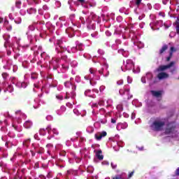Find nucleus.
I'll use <instances>...</instances> for the list:
<instances>
[{
	"label": "nucleus",
	"instance_id": "obj_4",
	"mask_svg": "<svg viewBox=\"0 0 179 179\" xmlns=\"http://www.w3.org/2000/svg\"><path fill=\"white\" fill-rule=\"evenodd\" d=\"M169 73L163 71H161L157 76V78L159 79V80H163V79H167L169 78Z\"/></svg>",
	"mask_w": 179,
	"mask_h": 179
},
{
	"label": "nucleus",
	"instance_id": "obj_47",
	"mask_svg": "<svg viewBox=\"0 0 179 179\" xmlns=\"http://www.w3.org/2000/svg\"><path fill=\"white\" fill-rule=\"evenodd\" d=\"M65 99H68V96H66Z\"/></svg>",
	"mask_w": 179,
	"mask_h": 179
},
{
	"label": "nucleus",
	"instance_id": "obj_14",
	"mask_svg": "<svg viewBox=\"0 0 179 179\" xmlns=\"http://www.w3.org/2000/svg\"><path fill=\"white\" fill-rule=\"evenodd\" d=\"M31 140L30 138H28L23 142V145L25 146V148H29L30 145Z\"/></svg>",
	"mask_w": 179,
	"mask_h": 179
},
{
	"label": "nucleus",
	"instance_id": "obj_5",
	"mask_svg": "<svg viewBox=\"0 0 179 179\" xmlns=\"http://www.w3.org/2000/svg\"><path fill=\"white\" fill-rule=\"evenodd\" d=\"M129 85H124L123 87V88H121L120 90H119V93L120 94H121L122 96L123 94H125V93H127V94H129Z\"/></svg>",
	"mask_w": 179,
	"mask_h": 179
},
{
	"label": "nucleus",
	"instance_id": "obj_8",
	"mask_svg": "<svg viewBox=\"0 0 179 179\" xmlns=\"http://www.w3.org/2000/svg\"><path fill=\"white\" fill-rule=\"evenodd\" d=\"M66 33L70 38L75 36V31H73V29H72V28H68L67 29H66Z\"/></svg>",
	"mask_w": 179,
	"mask_h": 179
},
{
	"label": "nucleus",
	"instance_id": "obj_22",
	"mask_svg": "<svg viewBox=\"0 0 179 179\" xmlns=\"http://www.w3.org/2000/svg\"><path fill=\"white\" fill-rule=\"evenodd\" d=\"M7 90H8V92H9V93H12V92H13V86L8 85L7 87Z\"/></svg>",
	"mask_w": 179,
	"mask_h": 179
},
{
	"label": "nucleus",
	"instance_id": "obj_40",
	"mask_svg": "<svg viewBox=\"0 0 179 179\" xmlns=\"http://www.w3.org/2000/svg\"><path fill=\"white\" fill-rule=\"evenodd\" d=\"M176 175L179 176V167L176 171Z\"/></svg>",
	"mask_w": 179,
	"mask_h": 179
},
{
	"label": "nucleus",
	"instance_id": "obj_34",
	"mask_svg": "<svg viewBox=\"0 0 179 179\" xmlns=\"http://www.w3.org/2000/svg\"><path fill=\"white\" fill-rule=\"evenodd\" d=\"M134 173H135V171H131V172L129 174L128 178H129V179L131 178L134 176Z\"/></svg>",
	"mask_w": 179,
	"mask_h": 179
},
{
	"label": "nucleus",
	"instance_id": "obj_3",
	"mask_svg": "<svg viewBox=\"0 0 179 179\" xmlns=\"http://www.w3.org/2000/svg\"><path fill=\"white\" fill-rule=\"evenodd\" d=\"M176 64L174 62H171L170 64L167 65H161L157 69V72H164L166 69H170Z\"/></svg>",
	"mask_w": 179,
	"mask_h": 179
},
{
	"label": "nucleus",
	"instance_id": "obj_19",
	"mask_svg": "<svg viewBox=\"0 0 179 179\" xmlns=\"http://www.w3.org/2000/svg\"><path fill=\"white\" fill-rule=\"evenodd\" d=\"M27 13H29V15H31L33 13H36V9H34V8H29V10H27Z\"/></svg>",
	"mask_w": 179,
	"mask_h": 179
},
{
	"label": "nucleus",
	"instance_id": "obj_48",
	"mask_svg": "<svg viewBox=\"0 0 179 179\" xmlns=\"http://www.w3.org/2000/svg\"><path fill=\"white\" fill-rule=\"evenodd\" d=\"M48 139H51V137H49Z\"/></svg>",
	"mask_w": 179,
	"mask_h": 179
},
{
	"label": "nucleus",
	"instance_id": "obj_6",
	"mask_svg": "<svg viewBox=\"0 0 179 179\" xmlns=\"http://www.w3.org/2000/svg\"><path fill=\"white\" fill-rule=\"evenodd\" d=\"M169 50V45L164 44L163 46L161 48V49L159 51V55H163L166 51Z\"/></svg>",
	"mask_w": 179,
	"mask_h": 179
},
{
	"label": "nucleus",
	"instance_id": "obj_18",
	"mask_svg": "<svg viewBox=\"0 0 179 179\" xmlns=\"http://www.w3.org/2000/svg\"><path fill=\"white\" fill-rule=\"evenodd\" d=\"M31 78L33 80H36V79H37V78H38V74H37V73H32L31 74Z\"/></svg>",
	"mask_w": 179,
	"mask_h": 179
},
{
	"label": "nucleus",
	"instance_id": "obj_13",
	"mask_svg": "<svg viewBox=\"0 0 179 179\" xmlns=\"http://www.w3.org/2000/svg\"><path fill=\"white\" fill-rule=\"evenodd\" d=\"M73 51L74 50H78V51H83V44L80 43L76 48H72Z\"/></svg>",
	"mask_w": 179,
	"mask_h": 179
},
{
	"label": "nucleus",
	"instance_id": "obj_20",
	"mask_svg": "<svg viewBox=\"0 0 179 179\" xmlns=\"http://www.w3.org/2000/svg\"><path fill=\"white\" fill-rule=\"evenodd\" d=\"M64 86L65 87H71V86H72V83H71V81H67L64 83Z\"/></svg>",
	"mask_w": 179,
	"mask_h": 179
},
{
	"label": "nucleus",
	"instance_id": "obj_33",
	"mask_svg": "<svg viewBox=\"0 0 179 179\" xmlns=\"http://www.w3.org/2000/svg\"><path fill=\"white\" fill-rule=\"evenodd\" d=\"M110 166H111L112 169H117V164L111 163Z\"/></svg>",
	"mask_w": 179,
	"mask_h": 179
},
{
	"label": "nucleus",
	"instance_id": "obj_46",
	"mask_svg": "<svg viewBox=\"0 0 179 179\" xmlns=\"http://www.w3.org/2000/svg\"><path fill=\"white\" fill-rule=\"evenodd\" d=\"M15 23H17V24H19V22H17V21H15Z\"/></svg>",
	"mask_w": 179,
	"mask_h": 179
},
{
	"label": "nucleus",
	"instance_id": "obj_26",
	"mask_svg": "<svg viewBox=\"0 0 179 179\" xmlns=\"http://www.w3.org/2000/svg\"><path fill=\"white\" fill-rule=\"evenodd\" d=\"M171 58H173V55H171V53H169V57H166V62H170Z\"/></svg>",
	"mask_w": 179,
	"mask_h": 179
},
{
	"label": "nucleus",
	"instance_id": "obj_17",
	"mask_svg": "<svg viewBox=\"0 0 179 179\" xmlns=\"http://www.w3.org/2000/svg\"><path fill=\"white\" fill-rule=\"evenodd\" d=\"M175 24L176 26V32L178 34H179V19H177V21L175 22Z\"/></svg>",
	"mask_w": 179,
	"mask_h": 179
},
{
	"label": "nucleus",
	"instance_id": "obj_37",
	"mask_svg": "<svg viewBox=\"0 0 179 179\" xmlns=\"http://www.w3.org/2000/svg\"><path fill=\"white\" fill-rule=\"evenodd\" d=\"M2 76L4 79H6L8 78V74L7 73H3Z\"/></svg>",
	"mask_w": 179,
	"mask_h": 179
},
{
	"label": "nucleus",
	"instance_id": "obj_12",
	"mask_svg": "<svg viewBox=\"0 0 179 179\" xmlns=\"http://www.w3.org/2000/svg\"><path fill=\"white\" fill-rule=\"evenodd\" d=\"M33 125V122H31V121L30 120H27L24 123V128H26L27 129H29V128H31V126Z\"/></svg>",
	"mask_w": 179,
	"mask_h": 179
},
{
	"label": "nucleus",
	"instance_id": "obj_25",
	"mask_svg": "<svg viewBox=\"0 0 179 179\" xmlns=\"http://www.w3.org/2000/svg\"><path fill=\"white\" fill-rule=\"evenodd\" d=\"M45 130L48 131V134H51L52 129L51 128V126H48Z\"/></svg>",
	"mask_w": 179,
	"mask_h": 179
},
{
	"label": "nucleus",
	"instance_id": "obj_39",
	"mask_svg": "<svg viewBox=\"0 0 179 179\" xmlns=\"http://www.w3.org/2000/svg\"><path fill=\"white\" fill-rule=\"evenodd\" d=\"M115 122H117V120L115 119L112 118L111 119V123L112 124H115Z\"/></svg>",
	"mask_w": 179,
	"mask_h": 179
},
{
	"label": "nucleus",
	"instance_id": "obj_7",
	"mask_svg": "<svg viewBox=\"0 0 179 179\" xmlns=\"http://www.w3.org/2000/svg\"><path fill=\"white\" fill-rule=\"evenodd\" d=\"M95 139L96 141H101V138L104 136H107V132L106 131H102L99 135L95 134Z\"/></svg>",
	"mask_w": 179,
	"mask_h": 179
},
{
	"label": "nucleus",
	"instance_id": "obj_42",
	"mask_svg": "<svg viewBox=\"0 0 179 179\" xmlns=\"http://www.w3.org/2000/svg\"><path fill=\"white\" fill-rule=\"evenodd\" d=\"M12 54V52L10 50L7 51V55L10 56Z\"/></svg>",
	"mask_w": 179,
	"mask_h": 179
},
{
	"label": "nucleus",
	"instance_id": "obj_49",
	"mask_svg": "<svg viewBox=\"0 0 179 179\" xmlns=\"http://www.w3.org/2000/svg\"><path fill=\"white\" fill-rule=\"evenodd\" d=\"M8 145V143H6V145Z\"/></svg>",
	"mask_w": 179,
	"mask_h": 179
},
{
	"label": "nucleus",
	"instance_id": "obj_24",
	"mask_svg": "<svg viewBox=\"0 0 179 179\" xmlns=\"http://www.w3.org/2000/svg\"><path fill=\"white\" fill-rule=\"evenodd\" d=\"M20 5H22V1H16L15 2V6L18 9H20Z\"/></svg>",
	"mask_w": 179,
	"mask_h": 179
},
{
	"label": "nucleus",
	"instance_id": "obj_50",
	"mask_svg": "<svg viewBox=\"0 0 179 179\" xmlns=\"http://www.w3.org/2000/svg\"><path fill=\"white\" fill-rule=\"evenodd\" d=\"M0 92H1V88H0Z\"/></svg>",
	"mask_w": 179,
	"mask_h": 179
},
{
	"label": "nucleus",
	"instance_id": "obj_10",
	"mask_svg": "<svg viewBox=\"0 0 179 179\" xmlns=\"http://www.w3.org/2000/svg\"><path fill=\"white\" fill-rule=\"evenodd\" d=\"M174 129H176V126H172L171 127L166 128L165 129L166 135H170V134H171L173 131H174Z\"/></svg>",
	"mask_w": 179,
	"mask_h": 179
},
{
	"label": "nucleus",
	"instance_id": "obj_35",
	"mask_svg": "<svg viewBox=\"0 0 179 179\" xmlns=\"http://www.w3.org/2000/svg\"><path fill=\"white\" fill-rule=\"evenodd\" d=\"M62 59H64L66 62H68V56H62Z\"/></svg>",
	"mask_w": 179,
	"mask_h": 179
},
{
	"label": "nucleus",
	"instance_id": "obj_2",
	"mask_svg": "<svg viewBox=\"0 0 179 179\" xmlns=\"http://www.w3.org/2000/svg\"><path fill=\"white\" fill-rule=\"evenodd\" d=\"M57 46H56V51L57 54L65 52L66 51V48L65 46H64V42L61 40H58L56 43Z\"/></svg>",
	"mask_w": 179,
	"mask_h": 179
},
{
	"label": "nucleus",
	"instance_id": "obj_43",
	"mask_svg": "<svg viewBox=\"0 0 179 179\" xmlns=\"http://www.w3.org/2000/svg\"><path fill=\"white\" fill-rule=\"evenodd\" d=\"M99 73H100V75H103V70H99Z\"/></svg>",
	"mask_w": 179,
	"mask_h": 179
},
{
	"label": "nucleus",
	"instance_id": "obj_32",
	"mask_svg": "<svg viewBox=\"0 0 179 179\" xmlns=\"http://www.w3.org/2000/svg\"><path fill=\"white\" fill-rule=\"evenodd\" d=\"M141 2H142V0H136V5L137 6H139V5H141Z\"/></svg>",
	"mask_w": 179,
	"mask_h": 179
},
{
	"label": "nucleus",
	"instance_id": "obj_16",
	"mask_svg": "<svg viewBox=\"0 0 179 179\" xmlns=\"http://www.w3.org/2000/svg\"><path fill=\"white\" fill-rule=\"evenodd\" d=\"M55 61V65H53V69H58V66H59V64H58V62H59V59H56Z\"/></svg>",
	"mask_w": 179,
	"mask_h": 179
},
{
	"label": "nucleus",
	"instance_id": "obj_9",
	"mask_svg": "<svg viewBox=\"0 0 179 179\" xmlns=\"http://www.w3.org/2000/svg\"><path fill=\"white\" fill-rule=\"evenodd\" d=\"M151 94L154 97H162V91L151 90Z\"/></svg>",
	"mask_w": 179,
	"mask_h": 179
},
{
	"label": "nucleus",
	"instance_id": "obj_36",
	"mask_svg": "<svg viewBox=\"0 0 179 179\" xmlns=\"http://www.w3.org/2000/svg\"><path fill=\"white\" fill-rule=\"evenodd\" d=\"M52 131L55 135H58V130L53 129Z\"/></svg>",
	"mask_w": 179,
	"mask_h": 179
},
{
	"label": "nucleus",
	"instance_id": "obj_15",
	"mask_svg": "<svg viewBox=\"0 0 179 179\" xmlns=\"http://www.w3.org/2000/svg\"><path fill=\"white\" fill-rule=\"evenodd\" d=\"M177 52V48H174V47H171L170 50H169V54H171V55H173V54H174V52Z\"/></svg>",
	"mask_w": 179,
	"mask_h": 179
},
{
	"label": "nucleus",
	"instance_id": "obj_30",
	"mask_svg": "<svg viewBox=\"0 0 179 179\" xmlns=\"http://www.w3.org/2000/svg\"><path fill=\"white\" fill-rule=\"evenodd\" d=\"M78 2H79L82 5H85V3H87V1H86V0H78Z\"/></svg>",
	"mask_w": 179,
	"mask_h": 179
},
{
	"label": "nucleus",
	"instance_id": "obj_41",
	"mask_svg": "<svg viewBox=\"0 0 179 179\" xmlns=\"http://www.w3.org/2000/svg\"><path fill=\"white\" fill-rule=\"evenodd\" d=\"M176 72V68H173L171 70V73H174Z\"/></svg>",
	"mask_w": 179,
	"mask_h": 179
},
{
	"label": "nucleus",
	"instance_id": "obj_38",
	"mask_svg": "<svg viewBox=\"0 0 179 179\" xmlns=\"http://www.w3.org/2000/svg\"><path fill=\"white\" fill-rule=\"evenodd\" d=\"M6 29L8 30V31H10L12 30V27L9 25L8 27H6Z\"/></svg>",
	"mask_w": 179,
	"mask_h": 179
},
{
	"label": "nucleus",
	"instance_id": "obj_44",
	"mask_svg": "<svg viewBox=\"0 0 179 179\" xmlns=\"http://www.w3.org/2000/svg\"><path fill=\"white\" fill-rule=\"evenodd\" d=\"M2 22H3V19L0 17V23H2Z\"/></svg>",
	"mask_w": 179,
	"mask_h": 179
},
{
	"label": "nucleus",
	"instance_id": "obj_1",
	"mask_svg": "<svg viewBox=\"0 0 179 179\" xmlns=\"http://www.w3.org/2000/svg\"><path fill=\"white\" fill-rule=\"evenodd\" d=\"M164 125H166V122L164 121L155 120L151 125V128H152L153 131L159 132L163 129Z\"/></svg>",
	"mask_w": 179,
	"mask_h": 179
},
{
	"label": "nucleus",
	"instance_id": "obj_27",
	"mask_svg": "<svg viewBox=\"0 0 179 179\" xmlns=\"http://www.w3.org/2000/svg\"><path fill=\"white\" fill-rule=\"evenodd\" d=\"M117 85L118 86H121V85H124V80H117Z\"/></svg>",
	"mask_w": 179,
	"mask_h": 179
},
{
	"label": "nucleus",
	"instance_id": "obj_45",
	"mask_svg": "<svg viewBox=\"0 0 179 179\" xmlns=\"http://www.w3.org/2000/svg\"><path fill=\"white\" fill-rule=\"evenodd\" d=\"M7 36L8 38H10V35H5Z\"/></svg>",
	"mask_w": 179,
	"mask_h": 179
},
{
	"label": "nucleus",
	"instance_id": "obj_23",
	"mask_svg": "<svg viewBox=\"0 0 179 179\" xmlns=\"http://www.w3.org/2000/svg\"><path fill=\"white\" fill-rule=\"evenodd\" d=\"M96 69H93V68H90V73H91L92 75H96Z\"/></svg>",
	"mask_w": 179,
	"mask_h": 179
},
{
	"label": "nucleus",
	"instance_id": "obj_11",
	"mask_svg": "<svg viewBox=\"0 0 179 179\" xmlns=\"http://www.w3.org/2000/svg\"><path fill=\"white\" fill-rule=\"evenodd\" d=\"M101 153H103L101 150H98L96 153V156L99 160H103V159H104V156L101 155Z\"/></svg>",
	"mask_w": 179,
	"mask_h": 179
},
{
	"label": "nucleus",
	"instance_id": "obj_21",
	"mask_svg": "<svg viewBox=\"0 0 179 179\" xmlns=\"http://www.w3.org/2000/svg\"><path fill=\"white\" fill-rule=\"evenodd\" d=\"M46 130H45V129H41L40 130H39V134H41V135H42L43 136H44V135H45V134H46V131H45Z\"/></svg>",
	"mask_w": 179,
	"mask_h": 179
},
{
	"label": "nucleus",
	"instance_id": "obj_28",
	"mask_svg": "<svg viewBox=\"0 0 179 179\" xmlns=\"http://www.w3.org/2000/svg\"><path fill=\"white\" fill-rule=\"evenodd\" d=\"M59 155L60 156H62L63 157H65L66 156V152H65V151H61L60 152H59Z\"/></svg>",
	"mask_w": 179,
	"mask_h": 179
},
{
	"label": "nucleus",
	"instance_id": "obj_29",
	"mask_svg": "<svg viewBox=\"0 0 179 179\" xmlns=\"http://www.w3.org/2000/svg\"><path fill=\"white\" fill-rule=\"evenodd\" d=\"M34 149H35V152L36 153H38L39 155H41V153H42L41 149L38 150V148L37 147H34Z\"/></svg>",
	"mask_w": 179,
	"mask_h": 179
},
{
	"label": "nucleus",
	"instance_id": "obj_31",
	"mask_svg": "<svg viewBox=\"0 0 179 179\" xmlns=\"http://www.w3.org/2000/svg\"><path fill=\"white\" fill-rule=\"evenodd\" d=\"M56 99L57 100H64V96L62 95H56Z\"/></svg>",
	"mask_w": 179,
	"mask_h": 179
}]
</instances>
